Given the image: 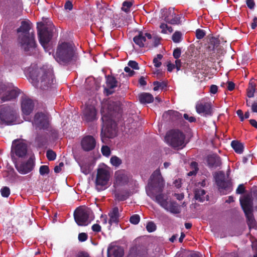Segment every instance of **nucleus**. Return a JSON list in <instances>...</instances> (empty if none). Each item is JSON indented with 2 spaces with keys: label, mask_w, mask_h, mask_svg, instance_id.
Returning a JSON list of instances; mask_svg holds the SVG:
<instances>
[{
  "label": "nucleus",
  "mask_w": 257,
  "mask_h": 257,
  "mask_svg": "<svg viewBox=\"0 0 257 257\" xmlns=\"http://www.w3.org/2000/svg\"><path fill=\"white\" fill-rule=\"evenodd\" d=\"M114 194L115 199L118 201H123L129 197L130 191L128 190H123L119 192L115 191Z\"/></svg>",
  "instance_id": "obj_30"
},
{
  "label": "nucleus",
  "mask_w": 257,
  "mask_h": 257,
  "mask_svg": "<svg viewBox=\"0 0 257 257\" xmlns=\"http://www.w3.org/2000/svg\"><path fill=\"white\" fill-rule=\"evenodd\" d=\"M37 29L39 42L44 47L50 41L52 37V32L47 27L40 29L38 27Z\"/></svg>",
  "instance_id": "obj_15"
},
{
  "label": "nucleus",
  "mask_w": 257,
  "mask_h": 257,
  "mask_svg": "<svg viewBox=\"0 0 257 257\" xmlns=\"http://www.w3.org/2000/svg\"><path fill=\"white\" fill-rule=\"evenodd\" d=\"M32 124L36 128L50 131L52 134H58L57 130L50 129V122L49 118L48 116L44 113H36L34 116Z\"/></svg>",
  "instance_id": "obj_9"
},
{
  "label": "nucleus",
  "mask_w": 257,
  "mask_h": 257,
  "mask_svg": "<svg viewBox=\"0 0 257 257\" xmlns=\"http://www.w3.org/2000/svg\"><path fill=\"white\" fill-rule=\"evenodd\" d=\"M196 112L203 116H211L212 114L211 102L207 99H202L196 103L195 106Z\"/></svg>",
  "instance_id": "obj_13"
},
{
  "label": "nucleus",
  "mask_w": 257,
  "mask_h": 257,
  "mask_svg": "<svg viewBox=\"0 0 257 257\" xmlns=\"http://www.w3.org/2000/svg\"><path fill=\"white\" fill-rule=\"evenodd\" d=\"M182 33L180 32L176 31L172 35V39L175 43H179L182 39Z\"/></svg>",
  "instance_id": "obj_42"
},
{
  "label": "nucleus",
  "mask_w": 257,
  "mask_h": 257,
  "mask_svg": "<svg viewBox=\"0 0 257 257\" xmlns=\"http://www.w3.org/2000/svg\"><path fill=\"white\" fill-rule=\"evenodd\" d=\"M110 162L111 165L115 167H118L122 163L121 160L115 156L111 157Z\"/></svg>",
  "instance_id": "obj_41"
},
{
  "label": "nucleus",
  "mask_w": 257,
  "mask_h": 257,
  "mask_svg": "<svg viewBox=\"0 0 257 257\" xmlns=\"http://www.w3.org/2000/svg\"><path fill=\"white\" fill-rule=\"evenodd\" d=\"M64 9L66 10L71 11L73 9V4L72 2L67 1L64 5Z\"/></svg>",
  "instance_id": "obj_56"
},
{
  "label": "nucleus",
  "mask_w": 257,
  "mask_h": 257,
  "mask_svg": "<svg viewBox=\"0 0 257 257\" xmlns=\"http://www.w3.org/2000/svg\"><path fill=\"white\" fill-rule=\"evenodd\" d=\"M108 257H122L124 250L122 247L119 246H111L107 248Z\"/></svg>",
  "instance_id": "obj_23"
},
{
  "label": "nucleus",
  "mask_w": 257,
  "mask_h": 257,
  "mask_svg": "<svg viewBox=\"0 0 257 257\" xmlns=\"http://www.w3.org/2000/svg\"><path fill=\"white\" fill-rule=\"evenodd\" d=\"M8 1L6 0H0V12L4 14L6 13L9 9Z\"/></svg>",
  "instance_id": "obj_39"
},
{
  "label": "nucleus",
  "mask_w": 257,
  "mask_h": 257,
  "mask_svg": "<svg viewBox=\"0 0 257 257\" xmlns=\"http://www.w3.org/2000/svg\"><path fill=\"white\" fill-rule=\"evenodd\" d=\"M106 84L108 88H105V90L106 91L107 95H110L113 93V91H112L110 89L117 87L118 82L116 78L112 76H106Z\"/></svg>",
  "instance_id": "obj_25"
},
{
  "label": "nucleus",
  "mask_w": 257,
  "mask_h": 257,
  "mask_svg": "<svg viewBox=\"0 0 257 257\" xmlns=\"http://www.w3.org/2000/svg\"><path fill=\"white\" fill-rule=\"evenodd\" d=\"M64 166V163L63 162H60L59 164V165L56 166L54 167V170L55 173H59L61 172L62 170V167Z\"/></svg>",
  "instance_id": "obj_59"
},
{
  "label": "nucleus",
  "mask_w": 257,
  "mask_h": 257,
  "mask_svg": "<svg viewBox=\"0 0 257 257\" xmlns=\"http://www.w3.org/2000/svg\"><path fill=\"white\" fill-rule=\"evenodd\" d=\"M214 178L217 186L219 190L222 189L226 192L225 194L229 193L232 190V183L231 180L226 179L225 175L223 171L216 172L214 175ZM224 194V193H223Z\"/></svg>",
  "instance_id": "obj_11"
},
{
  "label": "nucleus",
  "mask_w": 257,
  "mask_h": 257,
  "mask_svg": "<svg viewBox=\"0 0 257 257\" xmlns=\"http://www.w3.org/2000/svg\"><path fill=\"white\" fill-rule=\"evenodd\" d=\"M167 143L175 149H182L186 146L185 135L179 130H172L169 131L165 138Z\"/></svg>",
  "instance_id": "obj_5"
},
{
  "label": "nucleus",
  "mask_w": 257,
  "mask_h": 257,
  "mask_svg": "<svg viewBox=\"0 0 257 257\" xmlns=\"http://www.w3.org/2000/svg\"><path fill=\"white\" fill-rule=\"evenodd\" d=\"M206 162L207 166L210 168L215 169L220 167L222 165L220 157L215 154L208 155L207 157Z\"/></svg>",
  "instance_id": "obj_20"
},
{
  "label": "nucleus",
  "mask_w": 257,
  "mask_h": 257,
  "mask_svg": "<svg viewBox=\"0 0 257 257\" xmlns=\"http://www.w3.org/2000/svg\"><path fill=\"white\" fill-rule=\"evenodd\" d=\"M81 145L84 151H90L95 148L96 141L92 136H86L81 140Z\"/></svg>",
  "instance_id": "obj_19"
},
{
  "label": "nucleus",
  "mask_w": 257,
  "mask_h": 257,
  "mask_svg": "<svg viewBox=\"0 0 257 257\" xmlns=\"http://www.w3.org/2000/svg\"><path fill=\"white\" fill-rule=\"evenodd\" d=\"M152 39V36L151 34L148 33H144L140 31L138 35L135 36L133 38L134 43L140 48L149 46L148 41Z\"/></svg>",
  "instance_id": "obj_16"
},
{
  "label": "nucleus",
  "mask_w": 257,
  "mask_h": 257,
  "mask_svg": "<svg viewBox=\"0 0 257 257\" xmlns=\"http://www.w3.org/2000/svg\"><path fill=\"white\" fill-rule=\"evenodd\" d=\"M134 5V1L126 0L122 3L121 10L126 13L130 12L131 8Z\"/></svg>",
  "instance_id": "obj_37"
},
{
  "label": "nucleus",
  "mask_w": 257,
  "mask_h": 257,
  "mask_svg": "<svg viewBox=\"0 0 257 257\" xmlns=\"http://www.w3.org/2000/svg\"><path fill=\"white\" fill-rule=\"evenodd\" d=\"M119 106L114 101H109L106 106L104 105L101 109V120L103 126L101 133L102 139L105 137L113 138L116 135V124L112 118L119 110Z\"/></svg>",
  "instance_id": "obj_1"
},
{
  "label": "nucleus",
  "mask_w": 257,
  "mask_h": 257,
  "mask_svg": "<svg viewBox=\"0 0 257 257\" xmlns=\"http://www.w3.org/2000/svg\"><path fill=\"white\" fill-rule=\"evenodd\" d=\"M27 145L20 140L13 141L11 148V158L14 162L17 161V157L24 158L27 154Z\"/></svg>",
  "instance_id": "obj_8"
},
{
  "label": "nucleus",
  "mask_w": 257,
  "mask_h": 257,
  "mask_svg": "<svg viewBox=\"0 0 257 257\" xmlns=\"http://www.w3.org/2000/svg\"><path fill=\"white\" fill-rule=\"evenodd\" d=\"M172 18L169 19L168 17H165L164 21L171 25H178L181 22L180 17L179 15H176L175 13H172Z\"/></svg>",
  "instance_id": "obj_33"
},
{
  "label": "nucleus",
  "mask_w": 257,
  "mask_h": 257,
  "mask_svg": "<svg viewBox=\"0 0 257 257\" xmlns=\"http://www.w3.org/2000/svg\"><path fill=\"white\" fill-rule=\"evenodd\" d=\"M181 50L180 48H176L174 50L173 55L174 58L178 59L181 56Z\"/></svg>",
  "instance_id": "obj_53"
},
{
  "label": "nucleus",
  "mask_w": 257,
  "mask_h": 257,
  "mask_svg": "<svg viewBox=\"0 0 257 257\" xmlns=\"http://www.w3.org/2000/svg\"><path fill=\"white\" fill-rule=\"evenodd\" d=\"M164 209L174 214H179L181 211L180 206L174 201L168 202Z\"/></svg>",
  "instance_id": "obj_28"
},
{
  "label": "nucleus",
  "mask_w": 257,
  "mask_h": 257,
  "mask_svg": "<svg viewBox=\"0 0 257 257\" xmlns=\"http://www.w3.org/2000/svg\"><path fill=\"white\" fill-rule=\"evenodd\" d=\"M240 203L244 214L253 212V202L249 196H245L242 199H240Z\"/></svg>",
  "instance_id": "obj_22"
},
{
  "label": "nucleus",
  "mask_w": 257,
  "mask_h": 257,
  "mask_svg": "<svg viewBox=\"0 0 257 257\" xmlns=\"http://www.w3.org/2000/svg\"><path fill=\"white\" fill-rule=\"evenodd\" d=\"M205 35V33L203 30L198 29L196 31V37L197 39H202Z\"/></svg>",
  "instance_id": "obj_51"
},
{
  "label": "nucleus",
  "mask_w": 257,
  "mask_h": 257,
  "mask_svg": "<svg viewBox=\"0 0 257 257\" xmlns=\"http://www.w3.org/2000/svg\"><path fill=\"white\" fill-rule=\"evenodd\" d=\"M218 90V87L215 85H211L210 87V92L212 94H215Z\"/></svg>",
  "instance_id": "obj_63"
},
{
  "label": "nucleus",
  "mask_w": 257,
  "mask_h": 257,
  "mask_svg": "<svg viewBox=\"0 0 257 257\" xmlns=\"http://www.w3.org/2000/svg\"><path fill=\"white\" fill-rule=\"evenodd\" d=\"M101 153L103 156L108 157L111 153L110 148L107 146H103L101 148Z\"/></svg>",
  "instance_id": "obj_50"
},
{
  "label": "nucleus",
  "mask_w": 257,
  "mask_h": 257,
  "mask_svg": "<svg viewBox=\"0 0 257 257\" xmlns=\"http://www.w3.org/2000/svg\"><path fill=\"white\" fill-rule=\"evenodd\" d=\"M20 93V90L18 88L8 91L5 95L1 98V102H4L7 101H10L16 99Z\"/></svg>",
  "instance_id": "obj_24"
},
{
  "label": "nucleus",
  "mask_w": 257,
  "mask_h": 257,
  "mask_svg": "<svg viewBox=\"0 0 257 257\" xmlns=\"http://www.w3.org/2000/svg\"><path fill=\"white\" fill-rule=\"evenodd\" d=\"M227 89L229 91H232L235 88V84L232 81H227Z\"/></svg>",
  "instance_id": "obj_62"
},
{
  "label": "nucleus",
  "mask_w": 257,
  "mask_h": 257,
  "mask_svg": "<svg viewBox=\"0 0 257 257\" xmlns=\"http://www.w3.org/2000/svg\"><path fill=\"white\" fill-rule=\"evenodd\" d=\"M90 210L88 208L78 207L74 212V218L79 226H86L89 224L88 220Z\"/></svg>",
  "instance_id": "obj_12"
},
{
  "label": "nucleus",
  "mask_w": 257,
  "mask_h": 257,
  "mask_svg": "<svg viewBox=\"0 0 257 257\" xmlns=\"http://www.w3.org/2000/svg\"><path fill=\"white\" fill-rule=\"evenodd\" d=\"M153 85L154 86V87L153 88V90L154 91H157L160 88L161 89H163L167 86V83L165 81L159 82L156 81L153 82Z\"/></svg>",
  "instance_id": "obj_38"
},
{
  "label": "nucleus",
  "mask_w": 257,
  "mask_h": 257,
  "mask_svg": "<svg viewBox=\"0 0 257 257\" xmlns=\"http://www.w3.org/2000/svg\"><path fill=\"white\" fill-rule=\"evenodd\" d=\"M34 104L33 100L29 98H24L21 103V107L23 113L25 115H29L33 111Z\"/></svg>",
  "instance_id": "obj_21"
},
{
  "label": "nucleus",
  "mask_w": 257,
  "mask_h": 257,
  "mask_svg": "<svg viewBox=\"0 0 257 257\" xmlns=\"http://www.w3.org/2000/svg\"><path fill=\"white\" fill-rule=\"evenodd\" d=\"M183 117L186 120H187L190 122H193L196 121V118L195 117L192 116H190L187 113H184L183 115Z\"/></svg>",
  "instance_id": "obj_57"
},
{
  "label": "nucleus",
  "mask_w": 257,
  "mask_h": 257,
  "mask_svg": "<svg viewBox=\"0 0 257 257\" xmlns=\"http://www.w3.org/2000/svg\"><path fill=\"white\" fill-rule=\"evenodd\" d=\"M140 220V217L138 214H134L131 216L130 221L131 223L136 225L138 224Z\"/></svg>",
  "instance_id": "obj_47"
},
{
  "label": "nucleus",
  "mask_w": 257,
  "mask_h": 257,
  "mask_svg": "<svg viewBox=\"0 0 257 257\" xmlns=\"http://www.w3.org/2000/svg\"><path fill=\"white\" fill-rule=\"evenodd\" d=\"M246 4L247 7L250 9H252L255 5L254 0H246Z\"/></svg>",
  "instance_id": "obj_61"
},
{
  "label": "nucleus",
  "mask_w": 257,
  "mask_h": 257,
  "mask_svg": "<svg viewBox=\"0 0 257 257\" xmlns=\"http://www.w3.org/2000/svg\"><path fill=\"white\" fill-rule=\"evenodd\" d=\"M245 215L246 218L247 224L249 228H250L255 226L256 221L254 218L253 212H250L247 214H245Z\"/></svg>",
  "instance_id": "obj_36"
},
{
  "label": "nucleus",
  "mask_w": 257,
  "mask_h": 257,
  "mask_svg": "<svg viewBox=\"0 0 257 257\" xmlns=\"http://www.w3.org/2000/svg\"><path fill=\"white\" fill-rule=\"evenodd\" d=\"M150 181L146 188L147 195L164 208L168 202L167 199L162 192L163 191L165 183L160 170L157 169L151 176Z\"/></svg>",
  "instance_id": "obj_2"
},
{
  "label": "nucleus",
  "mask_w": 257,
  "mask_h": 257,
  "mask_svg": "<svg viewBox=\"0 0 257 257\" xmlns=\"http://www.w3.org/2000/svg\"><path fill=\"white\" fill-rule=\"evenodd\" d=\"M35 142L39 147H43L46 146L48 142L47 134H37L35 138Z\"/></svg>",
  "instance_id": "obj_29"
},
{
  "label": "nucleus",
  "mask_w": 257,
  "mask_h": 257,
  "mask_svg": "<svg viewBox=\"0 0 257 257\" xmlns=\"http://www.w3.org/2000/svg\"><path fill=\"white\" fill-rule=\"evenodd\" d=\"M91 228H92V230H93V231L95 232H99L101 230V227L100 225L97 223L94 224L92 226Z\"/></svg>",
  "instance_id": "obj_58"
},
{
  "label": "nucleus",
  "mask_w": 257,
  "mask_h": 257,
  "mask_svg": "<svg viewBox=\"0 0 257 257\" xmlns=\"http://www.w3.org/2000/svg\"><path fill=\"white\" fill-rule=\"evenodd\" d=\"M1 195L4 197H8L10 194V189L8 187H3L1 190Z\"/></svg>",
  "instance_id": "obj_49"
},
{
  "label": "nucleus",
  "mask_w": 257,
  "mask_h": 257,
  "mask_svg": "<svg viewBox=\"0 0 257 257\" xmlns=\"http://www.w3.org/2000/svg\"><path fill=\"white\" fill-rule=\"evenodd\" d=\"M46 157L49 161H53L56 159V154L52 150H49L46 152Z\"/></svg>",
  "instance_id": "obj_43"
},
{
  "label": "nucleus",
  "mask_w": 257,
  "mask_h": 257,
  "mask_svg": "<svg viewBox=\"0 0 257 257\" xmlns=\"http://www.w3.org/2000/svg\"><path fill=\"white\" fill-rule=\"evenodd\" d=\"M115 180L113 183V186H123L129 181L128 177L124 170H120L116 171L115 173Z\"/></svg>",
  "instance_id": "obj_18"
},
{
  "label": "nucleus",
  "mask_w": 257,
  "mask_h": 257,
  "mask_svg": "<svg viewBox=\"0 0 257 257\" xmlns=\"http://www.w3.org/2000/svg\"><path fill=\"white\" fill-rule=\"evenodd\" d=\"M108 223L110 225L113 223L117 224L120 217L118 208L117 206L114 207L108 213Z\"/></svg>",
  "instance_id": "obj_26"
},
{
  "label": "nucleus",
  "mask_w": 257,
  "mask_h": 257,
  "mask_svg": "<svg viewBox=\"0 0 257 257\" xmlns=\"http://www.w3.org/2000/svg\"><path fill=\"white\" fill-rule=\"evenodd\" d=\"M231 146L236 153H242L243 151V145L239 141L236 140L232 141L231 143Z\"/></svg>",
  "instance_id": "obj_34"
},
{
  "label": "nucleus",
  "mask_w": 257,
  "mask_h": 257,
  "mask_svg": "<svg viewBox=\"0 0 257 257\" xmlns=\"http://www.w3.org/2000/svg\"><path fill=\"white\" fill-rule=\"evenodd\" d=\"M139 100L142 103H150L153 101V96L149 93L144 92L139 96Z\"/></svg>",
  "instance_id": "obj_32"
},
{
  "label": "nucleus",
  "mask_w": 257,
  "mask_h": 257,
  "mask_svg": "<svg viewBox=\"0 0 257 257\" xmlns=\"http://www.w3.org/2000/svg\"><path fill=\"white\" fill-rule=\"evenodd\" d=\"M18 44L21 49L28 55L34 54L37 49L35 34L31 35H18Z\"/></svg>",
  "instance_id": "obj_6"
},
{
  "label": "nucleus",
  "mask_w": 257,
  "mask_h": 257,
  "mask_svg": "<svg viewBox=\"0 0 257 257\" xmlns=\"http://www.w3.org/2000/svg\"><path fill=\"white\" fill-rule=\"evenodd\" d=\"M190 167L193 169V170L188 172L187 175L188 176L196 175L198 171L197 163L196 162H191L190 164Z\"/></svg>",
  "instance_id": "obj_40"
},
{
  "label": "nucleus",
  "mask_w": 257,
  "mask_h": 257,
  "mask_svg": "<svg viewBox=\"0 0 257 257\" xmlns=\"http://www.w3.org/2000/svg\"><path fill=\"white\" fill-rule=\"evenodd\" d=\"M17 113L12 106L4 105L0 110V119L1 123L5 125H12L16 121Z\"/></svg>",
  "instance_id": "obj_7"
},
{
  "label": "nucleus",
  "mask_w": 257,
  "mask_h": 257,
  "mask_svg": "<svg viewBox=\"0 0 257 257\" xmlns=\"http://www.w3.org/2000/svg\"><path fill=\"white\" fill-rule=\"evenodd\" d=\"M110 178L109 171L104 168L97 169L95 181L96 188L98 191L105 189Z\"/></svg>",
  "instance_id": "obj_10"
},
{
  "label": "nucleus",
  "mask_w": 257,
  "mask_h": 257,
  "mask_svg": "<svg viewBox=\"0 0 257 257\" xmlns=\"http://www.w3.org/2000/svg\"><path fill=\"white\" fill-rule=\"evenodd\" d=\"M194 199L200 202H203L205 201L206 196V192L201 188H196L194 190Z\"/></svg>",
  "instance_id": "obj_31"
},
{
  "label": "nucleus",
  "mask_w": 257,
  "mask_h": 257,
  "mask_svg": "<svg viewBox=\"0 0 257 257\" xmlns=\"http://www.w3.org/2000/svg\"><path fill=\"white\" fill-rule=\"evenodd\" d=\"M55 58L60 64L67 65L75 63L78 60V54L72 44L62 42L58 44Z\"/></svg>",
  "instance_id": "obj_4"
},
{
  "label": "nucleus",
  "mask_w": 257,
  "mask_h": 257,
  "mask_svg": "<svg viewBox=\"0 0 257 257\" xmlns=\"http://www.w3.org/2000/svg\"><path fill=\"white\" fill-rule=\"evenodd\" d=\"M245 189L243 184H239L236 190V193L242 194L245 192Z\"/></svg>",
  "instance_id": "obj_54"
},
{
  "label": "nucleus",
  "mask_w": 257,
  "mask_h": 257,
  "mask_svg": "<svg viewBox=\"0 0 257 257\" xmlns=\"http://www.w3.org/2000/svg\"><path fill=\"white\" fill-rule=\"evenodd\" d=\"M29 76L33 85L42 89H47L55 81L52 69L46 66L40 68L36 65L31 66L29 68Z\"/></svg>",
  "instance_id": "obj_3"
},
{
  "label": "nucleus",
  "mask_w": 257,
  "mask_h": 257,
  "mask_svg": "<svg viewBox=\"0 0 257 257\" xmlns=\"http://www.w3.org/2000/svg\"><path fill=\"white\" fill-rule=\"evenodd\" d=\"M162 58L163 55L161 54H159L157 55L156 57L154 58L153 63L156 67L159 68L161 66L162 63L160 61H159V60H161Z\"/></svg>",
  "instance_id": "obj_44"
},
{
  "label": "nucleus",
  "mask_w": 257,
  "mask_h": 257,
  "mask_svg": "<svg viewBox=\"0 0 257 257\" xmlns=\"http://www.w3.org/2000/svg\"><path fill=\"white\" fill-rule=\"evenodd\" d=\"M127 64L130 67H131L134 69H135V70L139 69L138 63L135 61L130 60L128 61Z\"/></svg>",
  "instance_id": "obj_52"
},
{
  "label": "nucleus",
  "mask_w": 257,
  "mask_h": 257,
  "mask_svg": "<svg viewBox=\"0 0 257 257\" xmlns=\"http://www.w3.org/2000/svg\"><path fill=\"white\" fill-rule=\"evenodd\" d=\"M256 85L252 80H250L248 83V86L246 89V95L248 97L252 98L254 96V93L255 91Z\"/></svg>",
  "instance_id": "obj_35"
},
{
  "label": "nucleus",
  "mask_w": 257,
  "mask_h": 257,
  "mask_svg": "<svg viewBox=\"0 0 257 257\" xmlns=\"http://www.w3.org/2000/svg\"><path fill=\"white\" fill-rule=\"evenodd\" d=\"M124 70L125 72L128 73V76L129 77L133 76L135 72L134 70H131L130 67H125L124 69Z\"/></svg>",
  "instance_id": "obj_60"
},
{
  "label": "nucleus",
  "mask_w": 257,
  "mask_h": 257,
  "mask_svg": "<svg viewBox=\"0 0 257 257\" xmlns=\"http://www.w3.org/2000/svg\"><path fill=\"white\" fill-rule=\"evenodd\" d=\"M160 28L162 29L161 33L163 34L167 33L166 28H168V25L167 24L162 23L160 25Z\"/></svg>",
  "instance_id": "obj_64"
},
{
  "label": "nucleus",
  "mask_w": 257,
  "mask_h": 257,
  "mask_svg": "<svg viewBox=\"0 0 257 257\" xmlns=\"http://www.w3.org/2000/svg\"><path fill=\"white\" fill-rule=\"evenodd\" d=\"M88 238V235L86 233L82 232L78 234V240L81 242L86 241Z\"/></svg>",
  "instance_id": "obj_55"
},
{
  "label": "nucleus",
  "mask_w": 257,
  "mask_h": 257,
  "mask_svg": "<svg viewBox=\"0 0 257 257\" xmlns=\"http://www.w3.org/2000/svg\"><path fill=\"white\" fill-rule=\"evenodd\" d=\"M50 172V169L47 165L41 166L39 169V173L41 175H47Z\"/></svg>",
  "instance_id": "obj_45"
},
{
  "label": "nucleus",
  "mask_w": 257,
  "mask_h": 257,
  "mask_svg": "<svg viewBox=\"0 0 257 257\" xmlns=\"http://www.w3.org/2000/svg\"><path fill=\"white\" fill-rule=\"evenodd\" d=\"M31 27L28 22L23 21L21 23V26L17 29L19 35H34V32H30Z\"/></svg>",
  "instance_id": "obj_27"
},
{
  "label": "nucleus",
  "mask_w": 257,
  "mask_h": 257,
  "mask_svg": "<svg viewBox=\"0 0 257 257\" xmlns=\"http://www.w3.org/2000/svg\"><path fill=\"white\" fill-rule=\"evenodd\" d=\"M8 176L9 177V179L11 181H14L17 178L18 175L15 171L14 169L12 168L10 171H9Z\"/></svg>",
  "instance_id": "obj_48"
},
{
  "label": "nucleus",
  "mask_w": 257,
  "mask_h": 257,
  "mask_svg": "<svg viewBox=\"0 0 257 257\" xmlns=\"http://www.w3.org/2000/svg\"><path fill=\"white\" fill-rule=\"evenodd\" d=\"M14 163L17 170L21 174H26L31 172L34 167V162L32 158H29L27 162L19 164L17 161Z\"/></svg>",
  "instance_id": "obj_14"
},
{
  "label": "nucleus",
  "mask_w": 257,
  "mask_h": 257,
  "mask_svg": "<svg viewBox=\"0 0 257 257\" xmlns=\"http://www.w3.org/2000/svg\"><path fill=\"white\" fill-rule=\"evenodd\" d=\"M146 229L149 232H152L156 230V225L153 222L149 221L147 224Z\"/></svg>",
  "instance_id": "obj_46"
},
{
  "label": "nucleus",
  "mask_w": 257,
  "mask_h": 257,
  "mask_svg": "<svg viewBox=\"0 0 257 257\" xmlns=\"http://www.w3.org/2000/svg\"><path fill=\"white\" fill-rule=\"evenodd\" d=\"M97 112L94 106L87 105L83 111L82 119L87 122H92L97 119Z\"/></svg>",
  "instance_id": "obj_17"
}]
</instances>
